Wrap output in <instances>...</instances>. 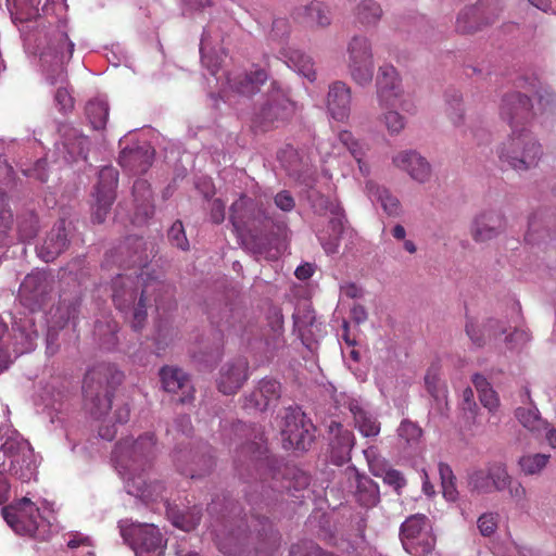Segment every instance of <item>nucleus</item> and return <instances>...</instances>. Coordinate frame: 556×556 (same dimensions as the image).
Masks as SVG:
<instances>
[{
    "label": "nucleus",
    "mask_w": 556,
    "mask_h": 556,
    "mask_svg": "<svg viewBox=\"0 0 556 556\" xmlns=\"http://www.w3.org/2000/svg\"><path fill=\"white\" fill-rule=\"evenodd\" d=\"M538 94V109L533 110L527 96L509 92L502 98L500 116L511 127V134L497 148L502 163L510 168L523 172L535 167L543 154L542 146L527 129L519 128L532 117L543 113L556 112V93L548 88H541Z\"/></svg>",
    "instance_id": "f257e3e1"
},
{
    "label": "nucleus",
    "mask_w": 556,
    "mask_h": 556,
    "mask_svg": "<svg viewBox=\"0 0 556 556\" xmlns=\"http://www.w3.org/2000/svg\"><path fill=\"white\" fill-rule=\"evenodd\" d=\"M41 25L28 34L31 40L38 41L39 60L42 74L50 85H59L54 94L55 105L62 112L70 111L74 100L64 87L66 83L65 64L70 62L74 51V42L67 35V4L65 0H46ZM26 42L28 40L25 39Z\"/></svg>",
    "instance_id": "f03ea898"
},
{
    "label": "nucleus",
    "mask_w": 556,
    "mask_h": 556,
    "mask_svg": "<svg viewBox=\"0 0 556 556\" xmlns=\"http://www.w3.org/2000/svg\"><path fill=\"white\" fill-rule=\"evenodd\" d=\"M156 439L148 432L137 439H122L112 452L114 468L124 482L126 492L143 502L163 500L164 484L148 482V471L156 456Z\"/></svg>",
    "instance_id": "7ed1b4c3"
},
{
    "label": "nucleus",
    "mask_w": 556,
    "mask_h": 556,
    "mask_svg": "<svg viewBox=\"0 0 556 556\" xmlns=\"http://www.w3.org/2000/svg\"><path fill=\"white\" fill-rule=\"evenodd\" d=\"M123 381V374L112 364H99L87 371L83 390L85 405L89 414L101 425L98 434L101 439L112 441L117 432L116 425L126 424L130 409L128 404H115L113 407V394L117 386Z\"/></svg>",
    "instance_id": "20e7f679"
},
{
    "label": "nucleus",
    "mask_w": 556,
    "mask_h": 556,
    "mask_svg": "<svg viewBox=\"0 0 556 556\" xmlns=\"http://www.w3.org/2000/svg\"><path fill=\"white\" fill-rule=\"evenodd\" d=\"M50 290V279L43 271L28 274L21 283L18 298L31 314L15 318L13 323L15 356L29 353L36 348L38 329L33 314L41 307Z\"/></svg>",
    "instance_id": "39448f33"
},
{
    "label": "nucleus",
    "mask_w": 556,
    "mask_h": 556,
    "mask_svg": "<svg viewBox=\"0 0 556 556\" xmlns=\"http://www.w3.org/2000/svg\"><path fill=\"white\" fill-rule=\"evenodd\" d=\"M3 519L20 535L46 541L56 531L53 505L45 498L22 497L2 509Z\"/></svg>",
    "instance_id": "423d86ee"
},
{
    "label": "nucleus",
    "mask_w": 556,
    "mask_h": 556,
    "mask_svg": "<svg viewBox=\"0 0 556 556\" xmlns=\"http://www.w3.org/2000/svg\"><path fill=\"white\" fill-rule=\"evenodd\" d=\"M113 302L121 312L131 313V327L138 331L143 327L147 318L146 301L151 292L161 291L165 286L157 280L144 281L141 295L136 304L137 291L135 289V280L129 276L118 275L113 280Z\"/></svg>",
    "instance_id": "0eeeda50"
},
{
    "label": "nucleus",
    "mask_w": 556,
    "mask_h": 556,
    "mask_svg": "<svg viewBox=\"0 0 556 556\" xmlns=\"http://www.w3.org/2000/svg\"><path fill=\"white\" fill-rule=\"evenodd\" d=\"M346 67L351 79L358 86L372 83L375 61L370 38L364 35L353 36L346 45Z\"/></svg>",
    "instance_id": "6e6552de"
},
{
    "label": "nucleus",
    "mask_w": 556,
    "mask_h": 556,
    "mask_svg": "<svg viewBox=\"0 0 556 556\" xmlns=\"http://www.w3.org/2000/svg\"><path fill=\"white\" fill-rule=\"evenodd\" d=\"M118 527L122 538L134 549L136 556L164 555L163 535L154 525L122 520Z\"/></svg>",
    "instance_id": "1a4fd4ad"
},
{
    "label": "nucleus",
    "mask_w": 556,
    "mask_h": 556,
    "mask_svg": "<svg viewBox=\"0 0 556 556\" xmlns=\"http://www.w3.org/2000/svg\"><path fill=\"white\" fill-rule=\"evenodd\" d=\"M376 87L380 109L401 108L409 114L415 112V105L405 94L399 73L393 65L383 64L378 68Z\"/></svg>",
    "instance_id": "9d476101"
},
{
    "label": "nucleus",
    "mask_w": 556,
    "mask_h": 556,
    "mask_svg": "<svg viewBox=\"0 0 556 556\" xmlns=\"http://www.w3.org/2000/svg\"><path fill=\"white\" fill-rule=\"evenodd\" d=\"M15 439L17 444H13L11 451L3 452L0 455V467L7 469L12 476L22 482H29L37 477L39 457L34 448L16 430Z\"/></svg>",
    "instance_id": "9b49d317"
},
{
    "label": "nucleus",
    "mask_w": 556,
    "mask_h": 556,
    "mask_svg": "<svg viewBox=\"0 0 556 556\" xmlns=\"http://www.w3.org/2000/svg\"><path fill=\"white\" fill-rule=\"evenodd\" d=\"M400 538L412 556H427L435 544L430 520L421 514L408 517L401 526Z\"/></svg>",
    "instance_id": "f8f14e48"
},
{
    "label": "nucleus",
    "mask_w": 556,
    "mask_h": 556,
    "mask_svg": "<svg viewBox=\"0 0 556 556\" xmlns=\"http://www.w3.org/2000/svg\"><path fill=\"white\" fill-rule=\"evenodd\" d=\"M250 522L249 531L239 527L225 538L217 535V545L223 554L228 556H249L250 544L262 536H266L267 531L270 530V522L267 518L252 515Z\"/></svg>",
    "instance_id": "ddd939ff"
},
{
    "label": "nucleus",
    "mask_w": 556,
    "mask_h": 556,
    "mask_svg": "<svg viewBox=\"0 0 556 556\" xmlns=\"http://www.w3.org/2000/svg\"><path fill=\"white\" fill-rule=\"evenodd\" d=\"M294 112V103L290 100L286 90L277 83L271 84L269 92L265 96L255 113L254 124L262 130H267L291 116Z\"/></svg>",
    "instance_id": "4468645a"
},
{
    "label": "nucleus",
    "mask_w": 556,
    "mask_h": 556,
    "mask_svg": "<svg viewBox=\"0 0 556 556\" xmlns=\"http://www.w3.org/2000/svg\"><path fill=\"white\" fill-rule=\"evenodd\" d=\"M281 434L285 447L305 451L314 440V427L303 413L292 410L285 417Z\"/></svg>",
    "instance_id": "2eb2a0df"
},
{
    "label": "nucleus",
    "mask_w": 556,
    "mask_h": 556,
    "mask_svg": "<svg viewBox=\"0 0 556 556\" xmlns=\"http://www.w3.org/2000/svg\"><path fill=\"white\" fill-rule=\"evenodd\" d=\"M229 218L237 235L243 236L245 232L256 229L257 225L268 216L256 201L241 195L232 203Z\"/></svg>",
    "instance_id": "dca6fc26"
},
{
    "label": "nucleus",
    "mask_w": 556,
    "mask_h": 556,
    "mask_svg": "<svg viewBox=\"0 0 556 556\" xmlns=\"http://www.w3.org/2000/svg\"><path fill=\"white\" fill-rule=\"evenodd\" d=\"M267 80V73L264 70H254L251 72L235 71L226 76L219 96L229 100L228 91L243 97H250L260 90V87Z\"/></svg>",
    "instance_id": "f3484780"
},
{
    "label": "nucleus",
    "mask_w": 556,
    "mask_h": 556,
    "mask_svg": "<svg viewBox=\"0 0 556 556\" xmlns=\"http://www.w3.org/2000/svg\"><path fill=\"white\" fill-rule=\"evenodd\" d=\"M118 182V173L112 166H104L99 172V182L96 187V207L93 219L97 223L104 222L110 207L115 200V189Z\"/></svg>",
    "instance_id": "a211bd4d"
},
{
    "label": "nucleus",
    "mask_w": 556,
    "mask_h": 556,
    "mask_svg": "<svg viewBox=\"0 0 556 556\" xmlns=\"http://www.w3.org/2000/svg\"><path fill=\"white\" fill-rule=\"evenodd\" d=\"M12 21L17 25L26 40L30 41L28 34L34 27L41 25L43 20V7L38 8L39 0H7Z\"/></svg>",
    "instance_id": "6ab92c4d"
},
{
    "label": "nucleus",
    "mask_w": 556,
    "mask_h": 556,
    "mask_svg": "<svg viewBox=\"0 0 556 556\" xmlns=\"http://www.w3.org/2000/svg\"><path fill=\"white\" fill-rule=\"evenodd\" d=\"M506 228V218L500 210L490 208L478 213L470 226V235L476 242L496 238Z\"/></svg>",
    "instance_id": "aec40b11"
},
{
    "label": "nucleus",
    "mask_w": 556,
    "mask_h": 556,
    "mask_svg": "<svg viewBox=\"0 0 556 556\" xmlns=\"http://www.w3.org/2000/svg\"><path fill=\"white\" fill-rule=\"evenodd\" d=\"M248 378V361L244 357H236L220 367L216 383L222 393L230 395L237 393Z\"/></svg>",
    "instance_id": "412c9836"
},
{
    "label": "nucleus",
    "mask_w": 556,
    "mask_h": 556,
    "mask_svg": "<svg viewBox=\"0 0 556 556\" xmlns=\"http://www.w3.org/2000/svg\"><path fill=\"white\" fill-rule=\"evenodd\" d=\"M62 142L58 146V151L63 154L66 163L86 161L89 150V139L78 129L71 126H62Z\"/></svg>",
    "instance_id": "4be33fe9"
},
{
    "label": "nucleus",
    "mask_w": 556,
    "mask_h": 556,
    "mask_svg": "<svg viewBox=\"0 0 556 556\" xmlns=\"http://www.w3.org/2000/svg\"><path fill=\"white\" fill-rule=\"evenodd\" d=\"M393 165L408 174V176L419 182L425 184L431 177V166L428 161L415 150H405L396 153L392 157Z\"/></svg>",
    "instance_id": "5701e85b"
},
{
    "label": "nucleus",
    "mask_w": 556,
    "mask_h": 556,
    "mask_svg": "<svg viewBox=\"0 0 556 556\" xmlns=\"http://www.w3.org/2000/svg\"><path fill=\"white\" fill-rule=\"evenodd\" d=\"M78 301H67L62 299L58 306L52 307L47 315V350L49 353H54L53 344L56 340V330L62 329L70 319L75 317L77 312Z\"/></svg>",
    "instance_id": "b1692460"
},
{
    "label": "nucleus",
    "mask_w": 556,
    "mask_h": 556,
    "mask_svg": "<svg viewBox=\"0 0 556 556\" xmlns=\"http://www.w3.org/2000/svg\"><path fill=\"white\" fill-rule=\"evenodd\" d=\"M154 149L150 143L144 142L136 147H124L121 151L119 165L134 174L146 173L152 164Z\"/></svg>",
    "instance_id": "393cba45"
},
{
    "label": "nucleus",
    "mask_w": 556,
    "mask_h": 556,
    "mask_svg": "<svg viewBox=\"0 0 556 556\" xmlns=\"http://www.w3.org/2000/svg\"><path fill=\"white\" fill-rule=\"evenodd\" d=\"M351 88L343 81H334L329 86L327 108L332 118L344 121L351 111Z\"/></svg>",
    "instance_id": "a878e982"
},
{
    "label": "nucleus",
    "mask_w": 556,
    "mask_h": 556,
    "mask_svg": "<svg viewBox=\"0 0 556 556\" xmlns=\"http://www.w3.org/2000/svg\"><path fill=\"white\" fill-rule=\"evenodd\" d=\"M162 387L166 392H182L179 399L181 403H188L193 399V387L189 377L180 368L165 366L160 370Z\"/></svg>",
    "instance_id": "bb28decb"
},
{
    "label": "nucleus",
    "mask_w": 556,
    "mask_h": 556,
    "mask_svg": "<svg viewBox=\"0 0 556 556\" xmlns=\"http://www.w3.org/2000/svg\"><path fill=\"white\" fill-rule=\"evenodd\" d=\"M320 208H325L326 212L332 215L330 226L333 235L329 239H326L324 235H319L318 239L327 254H334L338 252L339 240L343 231L344 215L341 206L336 201L329 199H320Z\"/></svg>",
    "instance_id": "cd10ccee"
},
{
    "label": "nucleus",
    "mask_w": 556,
    "mask_h": 556,
    "mask_svg": "<svg viewBox=\"0 0 556 556\" xmlns=\"http://www.w3.org/2000/svg\"><path fill=\"white\" fill-rule=\"evenodd\" d=\"M67 247L66 224L64 219L59 220L45 241L37 248L38 256L49 263L54 261Z\"/></svg>",
    "instance_id": "c85d7f7f"
},
{
    "label": "nucleus",
    "mask_w": 556,
    "mask_h": 556,
    "mask_svg": "<svg viewBox=\"0 0 556 556\" xmlns=\"http://www.w3.org/2000/svg\"><path fill=\"white\" fill-rule=\"evenodd\" d=\"M348 408L351 412L355 427L364 437H376L380 432V424L368 410V405L361 399H349Z\"/></svg>",
    "instance_id": "c756f323"
},
{
    "label": "nucleus",
    "mask_w": 556,
    "mask_h": 556,
    "mask_svg": "<svg viewBox=\"0 0 556 556\" xmlns=\"http://www.w3.org/2000/svg\"><path fill=\"white\" fill-rule=\"evenodd\" d=\"M281 386L274 379H263L257 389L251 393L248 401L258 410H265L280 397Z\"/></svg>",
    "instance_id": "7c9ffc66"
},
{
    "label": "nucleus",
    "mask_w": 556,
    "mask_h": 556,
    "mask_svg": "<svg viewBox=\"0 0 556 556\" xmlns=\"http://www.w3.org/2000/svg\"><path fill=\"white\" fill-rule=\"evenodd\" d=\"M365 188L370 201L379 203L388 215L399 216L401 214L402 206L399 199L388 189L378 186L371 180L366 182Z\"/></svg>",
    "instance_id": "2f4dec72"
},
{
    "label": "nucleus",
    "mask_w": 556,
    "mask_h": 556,
    "mask_svg": "<svg viewBox=\"0 0 556 556\" xmlns=\"http://www.w3.org/2000/svg\"><path fill=\"white\" fill-rule=\"evenodd\" d=\"M281 58L286 65L307 78L309 81H314L316 73L312 59L300 50H283L281 51Z\"/></svg>",
    "instance_id": "473e14b6"
},
{
    "label": "nucleus",
    "mask_w": 556,
    "mask_h": 556,
    "mask_svg": "<svg viewBox=\"0 0 556 556\" xmlns=\"http://www.w3.org/2000/svg\"><path fill=\"white\" fill-rule=\"evenodd\" d=\"M211 33L212 26L203 30L200 42V54L203 66H205L213 76H216L219 68V58L215 53L213 42H217L218 38L213 39Z\"/></svg>",
    "instance_id": "72a5a7b5"
},
{
    "label": "nucleus",
    "mask_w": 556,
    "mask_h": 556,
    "mask_svg": "<svg viewBox=\"0 0 556 556\" xmlns=\"http://www.w3.org/2000/svg\"><path fill=\"white\" fill-rule=\"evenodd\" d=\"M399 443L404 448L416 450L419 447L422 430L417 422L403 419L396 430Z\"/></svg>",
    "instance_id": "f704fd0d"
},
{
    "label": "nucleus",
    "mask_w": 556,
    "mask_h": 556,
    "mask_svg": "<svg viewBox=\"0 0 556 556\" xmlns=\"http://www.w3.org/2000/svg\"><path fill=\"white\" fill-rule=\"evenodd\" d=\"M356 498L362 506H376L380 498L378 484L367 476H357Z\"/></svg>",
    "instance_id": "c9c22d12"
},
{
    "label": "nucleus",
    "mask_w": 556,
    "mask_h": 556,
    "mask_svg": "<svg viewBox=\"0 0 556 556\" xmlns=\"http://www.w3.org/2000/svg\"><path fill=\"white\" fill-rule=\"evenodd\" d=\"M517 420L534 434L543 433L547 429V421L541 417L536 406L529 408L518 407L515 412Z\"/></svg>",
    "instance_id": "e433bc0d"
},
{
    "label": "nucleus",
    "mask_w": 556,
    "mask_h": 556,
    "mask_svg": "<svg viewBox=\"0 0 556 556\" xmlns=\"http://www.w3.org/2000/svg\"><path fill=\"white\" fill-rule=\"evenodd\" d=\"M466 332L470 338L471 342L477 346H482L485 342L484 336L496 337L497 334H505L506 329H504L498 321L491 320L488 324L480 327L473 321H468L466 325Z\"/></svg>",
    "instance_id": "4c0bfd02"
},
{
    "label": "nucleus",
    "mask_w": 556,
    "mask_h": 556,
    "mask_svg": "<svg viewBox=\"0 0 556 556\" xmlns=\"http://www.w3.org/2000/svg\"><path fill=\"white\" fill-rule=\"evenodd\" d=\"M303 14L304 23L308 25H316L319 27H327L331 23V16L329 9L318 2L314 1L308 5L304 7L298 12V16Z\"/></svg>",
    "instance_id": "58836bf2"
},
{
    "label": "nucleus",
    "mask_w": 556,
    "mask_h": 556,
    "mask_svg": "<svg viewBox=\"0 0 556 556\" xmlns=\"http://www.w3.org/2000/svg\"><path fill=\"white\" fill-rule=\"evenodd\" d=\"M86 116L93 129H103L109 117V103L104 98L90 100L86 105Z\"/></svg>",
    "instance_id": "ea45409f"
},
{
    "label": "nucleus",
    "mask_w": 556,
    "mask_h": 556,
    "mask_svg": "<svg viewBox=\"0 0 556 556\" xmlns=\"http://www.w3.org/2000/svg\"><path fill=\"white\" fill-rule=\"evenodd\" d=\"M549 454L527 453L519 457L518 466L525 476H539L547 467Z\"/></svg>",
    "instance_id": "a19ab883"
},
{
    "label": "nucleus",
    "mask_w": 556,
    "mask_h": 556,
    "mask_svg": "<svg viewBox=\"0 0 556 556\" xmlns=\"http://www.w3.org/2000/svg\"><path fill=\"white\" fill-rule=\"evenodd\" d=\"M338 139L341 146L345 148L357 162L362 175L368 176L370 173V168L368 164L363 160V156L365 154L364 144L356 141L353 138V135L348 130L341 131L338 136Z\"/></svg>",
    "instance_id": "79ce46f5"
},
{
    "label": "nucleus",
    "mask_w": 556,
    "mask_h": 556,
    "mask_svg": "<svg viewBox=\"0 0 556 556\" xmlns=\"http://www.w3.org/2000/svg\"><path fill=\"white\" fill-rule=\"evenodd\" d=\"M329 432L333 435L332 448L338 450L341 457L348 455L354 446V434L337 421L330 422Z\"/></svg>",
    "instance_id": "37998d69"
},
{
    "label": "nucleus",
    "mask_w": 556,
    "mask_h": 556,
    "mask_svg": "<svg viewBox=\"0 0 556 556\" xmlns=\"http://www.w3.org/2000/svg\"><path fill=\"white\" fill-rule=\"evenodd\" d=\"M472 383L479 394L481 404L490 412H496L500 406V400L486 378L476 374L472 377Z\"/></svg>",
    "instance_id": "c03bdc74"
},
{
    "label": "nucleus",
    "mask_w": 556,
    "mask_h": 556,
    "mask_svg": "<svg viewBox=\"0 0 556 556\" xmlns=\"http://www.w3.org/2000/svg\"><path fill=\"white\" fill-rule=\"evenodd\" d=\"M425 384L428 392L435 400L440 409L446 406V389L441 384L439 378V368L437 366H431L425 376Z\"/></svg>",
    "instance_id": "a18cd8bd"
},
{
    "label": "nucleus",
    "mask_w": 556,
    "mask_h": 556,
    "mask_svg": "<svg viewBox=\"0 0 556 556\" xmlns=\"http://www.w3.org/2000/svg\"><path fill=\"white\" fill-rule=\"evenodd\" d=\"M482 11L480 7L465 8L456 20V28L460 33H471L481 26Z\"/></svg>",
    "instance_id": "49530a36"
},
{
    "label": "nucleus",
    "mask_w": 556,
    "mask_h": 556,
    "mask_svg": "<svg viewBox=\"0 0 556 556\" xmlns=\"http://www.w3.org/2000/svg\"><path fill=\"white\" fill-rule=\"evenodd\" d=\"M381 16L380 5L372 0H363L357 7V18L364 25L376 24Z\"/></svg>",
    "instance_id": "de8ad7c7"
},
{
    "label": "nucleus",
    "mask_w": 556,
    "mask_h": 556,
    "mask_svg": "<svg viewBox=\"0 0 556 556\" xmlns=\"http://www.w3.org/2000/svg\"><path fill=\"white\" fill-rule=\"evenodd\" d=\"M446 112L454 126H460L464 123V109L462 94L458 91L446 93Z\"/></svg>",
    "instance_id": "09e8293b"
},
{
    "label": "nucleus",
    "mask_w": 556,
    "mask_h": 556,
    "mask_svg": "<svg viewBox=\"0 0 556 556\" xmlns=\"http://www.w3.org/2000/svg\"><path fill=\"white\" fill-rule=\"evenodd\" d=\"M468 484L472 490L480 493L493 492L489 465L484 468L472 470L468 476Z\"/></svg>",
    "instance_id": "8fccbe9b"
},
{
    "label": "nucleus",
    "mask_w": 556,
    "mask_h": 556,
    "mask_svg": "<svg viewBox=\"0 0 556 556\" xmlns=\"http://www.w3.org/2000/svg\"><path fill=\"white\" fill-rule=\"evenodd\" d=\"M489 475H491V482L493 491L506 490L513 479L508 473L506 466L502 463L489 464Z\"/></svg>",
    "instance_id": "3c124183"
},
{
    "label": "nucleus",
    "mask_w": 556,
    "mask_h": 556,
    "mask_svg": "<svg viewBox=\"0 0 556 556\" xmlns=\"http://www.w3.org/2000/svg\"><path fill=\"white\" fill-rule=\"evenodd\" d=\"M396 109L397 108L382 109L384 112L382 114L381 121L390 135L400 134L406 125L404 116L401 115Z\"/></svg>",
    "instance_id": "603ef678"
},
{
    "label": "nucleus",
    "mask_w": 556,
    "mask_h": 556,
    "mask_svg": "<svg viewBox=\"0 0 556 556\" xmlns=\"http://www.w3.org/2000/svg\"><path fill=\"white\" fill-rule=\"evenodd\" d=\"M277 159L290 176L296 174L300 159L296 150L293 147L289 146L280 150L278 152Z\"/></svg>",
    "instance_id": "864d4df0"
},
{
    "label": "nucleus",
    "mask_w": 556,
    "mask_h": 556,
    "mask_svg": "<svg viewBox=\"0 0 556 556\" xmlns=\"http://www.w3.org/2000/svg\"><path fill=\"white\" fill-rule=\"evenodd\" d=\"M169 242L182 251L189 249V241L186 237L184 225L180 220H176L168 230Z\"/></svg>",
    "instance_id": "5fc2aeb1"
},
{
    "label": "nucleus",
    "mask_w": 556,
    "mask_h": 556,
    "mask_svg": "<svg viewBox=\"0 0 556 556\" xmlns=\"http://www.w3.org/2000/svg\"><path fill=\"white\" fill-rule=\"evenodd\" d=\"M38 231V219L34 214L28 215L18 222L20 238L24 241L31 240Z\"/></svg>",
    "instance_id": "6e6d98bb"
},
{
    "label": "nucleus",
    "mask_w": 556,
    "mask_h": 556,
    "mask_svg": "<svg viewBox=\"0 0 556 556\" xmlns=\"http://www.w3.org/2000/svg\"><path fill=\"white\" fill-rule=\"evenodd\" d=\"M478 529L480 533L484 536H489L495 532L498 525V514L496 513H484L482 514L478 521Z\"/></svg>",
    "instance_id": "4d7b16f0"
},
{
    "label": "nucleus",
    "mask_w": 556,
    "mask_h": 556,
    "mask_svg": "<svg viewBox=\"0 0 556 556\" xmlns=\"http://www.w3.org/2000/svg\"><path fill=\"white\" fill-rule=\"evenodd\" d=\"M15 437V429H13L8 424H2L0 426V455L3 454V452L11 451L13 444H17V439Z\"/></svg>",
    "instance_id": "13d9d810"
},
{
    "label": "nucleus",
    "mask_w": 556,
    "mask_h": 556,
    "mask_svg": "<svg viewBox=\"0 0 556 556\" xmlns=\"http://www.w3.org/2000/svg\"><path fill=\"white\" fill-rule=\"evenodd\" d=\"M530 340V334L526 329H517L511 333L505 336V342L507 343V348L510 350L522 346Z\"/></svg>",
    "instance_id": "bf43d9fd"
},
{
    "label": "nucleus",
    "mask_w": 556,
    "mask_h": 556,
    "mask_svg": "<svg viewBox=\"0 0 556 556\" xmlns=\"http://www.w3.org/2000/svg\"><path fill=\"white\" fill-rule=\"evenodd\" d=\"M132 193L136 201L149 203L151 198L150 185L148 184L147 180L137 179L132 187Z\"/></svg>",
    "instance_id": "052dcab7"
},
{
    "label": "nucleus",
    "mask_w": 556,
    "mask_h": 556,
    "mask_svg": "<svg viewBox=\"0 0 556 556\" xmlns=\"http://www.w3.org/2000/svg\"><path fill=\"white\" fill-rule=\"evenodd\" d=\"M274 201L276 206L283 212H290L295 206V201L293 197L290 194L289 191L286 190L278 192Z\"/></svg>",
    "instance_id": "680f3d73"
},
{
    "label": "nucleus",
    "mask_w": 556,
    "mask_h": 556,
    "mask_svg": "<svg viewBox=\"0 0 556 556\" xmlns=\"http://www.w3.org/2000/svg\"><path fill=\"white\" fill-rule=\"evenodd\" d=\"M383 482L394 488L396 491L405 485V479L403 475L395 469H389L384 472Z\"/></svg>",
    "instance_id": "e2e57ef3"
},
{
    "label": "nucleus",
    "mask_w": 556,
    "mask_h": 556,
    "mask_svg": "<svg viewBox=\"0 0 556 556\" xmlns=\"http://www.w3.org/2000/svg\"><path fill=\"white\" fill-rule=\"evenodd\" d=\"M506 490L516 503L520 504L526 500L527 491L521 482L511 479L509 485L506 486Z\"/></svg>",
    "instance_id": "0e129e2a"
},
{
    "label": "nucleus",
    "mask_w": 556,
    "mask_h": 556,
    "mask_svg": "<svg viewBox=\"0 0 556 556\" xmlns=\"http://www.w3.org/2000/svg\"><path fill=\"white\" fill-rule=\"evenodd\" d=\"M289 23L286 18H276L271 26V38L277 40L289 33Z\"/></svg>",
    "instance_id": "69168bd1"
},
{
    "label": "nucleus",
    "mask_w": 556,
    "mask_h": 556,
    "mask_svg": "<svg viewBox=\"0 0 556 556\" xmlns=\"http://www.w3.org/2000/svg\"><path fill=\"white\" fill-rule=\"evenodd\" d=\"M211 219L215 224L225 219V203L220 199H214L211 203Z\"/></svg>",
    "instance_id": "338daca9"
},
{
    "label": "nucleus",
    "mask_w": 556,
    "mask_h": 556,
    "mask_svg": "<svg viewBox=\"0 0 556 556\" xmlns=\"http://www.w3.org/2000/svg\"><path fill=\"white\" fill-rule=\"evenodd\" d=\"M315 273V266L311 263H304L296 267L294 275L300 280H306L311 278Z\"/></svg>",
    "instance_id": "774afa93"
}]
</instances>
